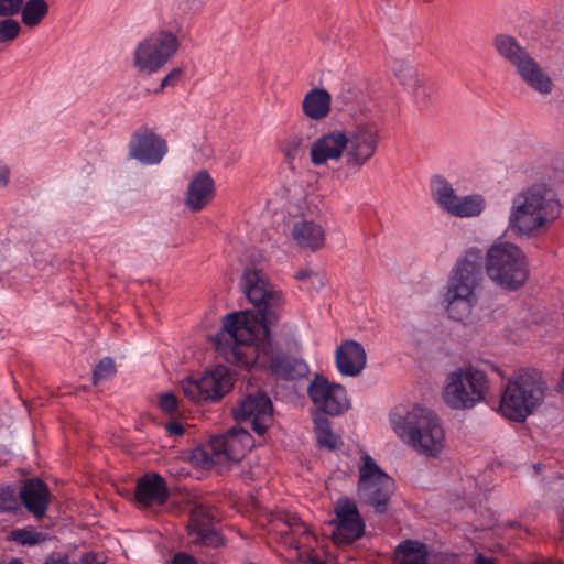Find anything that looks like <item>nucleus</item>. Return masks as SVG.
Wrapping results in <instances>:
<instances>
[{"mask_svg": "<svg viewBox=\"0 0 564 564\" xmlns=\"http://www.w3.org/2000/svg\"><path fill=\"white\" fill-rule=\"evenodd\" d=\"M242 288L257 313L247 310L226 314L221 319V328L210 337V341L217 352H236V346L254 347L257 352H269L272 349L270 326L280 319L284 295L256 269L245 271Z\"/></svg>", "mask_w": 564, "mask_h": 564, "instance_id": "1", "label": "nucleus"}, {"mask_svg": "<svg viewBox=\"0 0 564 564\" xmlns=\"http://www.w3.org/2000/svg\"><path fill=\"white\" fill-rule=\"evenodd\" d=\"M394 433L420 454L436 457L445 433L438 415L420 404H399L389 414Z\"/></svg>", "mask_w": 564, "mask_h": 564, "instance_id": "2", "label": "nucleus"}, {"mask_svg": "<svg viewBox=\"0 0 564 564\" xmlns=\"http://www.w3.org/2000/svg\"><path fill=\"white\" fill-rule=\"evenodd\" d=\"M560 214L558 200L547 198L542 188L530 186L513 195L508 215V230L518 238L530 239Z\"/></svg>", "mask_w": 564, "mask_h": 564, "instance_id": "3", "label": "nucleus"}, {"mask_svg": "<svg viewBox=\"0 0 564 564\" xmlns=\"http://www.w3.org/2000/svg\"><path fill=\"white\" fill-rule=\"evenodd\" d=\"M547 383L536 368L520 369L501 390L498 412L507 420L523 423L544 402Z\"/></svg>", "mask_w": 564, "mask_h": 564, "instance_id": "4", "label": "nucleus"}, {"mask_svg": "<svg viewBox=\"0 0 564 564\" xmlns=\"http://www.w3.org/2000/svg\"><path fill=\"white\" fill-rule=\"evenodd\" d=\"M482 254L478 248L468 249L448 279L444 303L451 318H467L478 301L477 290L482 281Z\"/></svg>", "mask_w": 564, "mask_h": 564, "instance_id": "5", "label": "nucleus"}, {"mask_svg": "<svg viewBox=\"0 0 564 564\" xmlns=\"http://www.w3.org/2000/svg\"><path fill=\"white\" fill-rule=\"evenodd\" d=\"M486 274L505 291H518L529 279V262L525 252L508 241L495 242L486 252Z\"/></svg>", "mask_w": 564, "mask_h": 564, "instance_id": "6", "label": "nucleus"}, {"mask_svg": "<svg viewBox=\"0 0 564 564\" xmlns=\"http://www.w3.org/2000/svg\"><path fill=\"white\" fill-rule=\"evenodd\" d=\"M253 447V437L243 427H231L225 433L214 435L204 446L192 451L191 458L204 468L224 466L227 468L241 462Z\"/></svg>", "mask_w": 564, "mask_h": 564, "instance_id": "7", "label": "nucleus"}, {"mask_svg": "<svg viewBox=\"0 0 564 564\" xmlns=\"http://www.w3.org/2000/svg\"><path fill=\"white\" fill-rule=\"evenodd\" d=\"M488 390L485 371L473 367L459 368L447 376L443 399L453 410H470L485 400Z\"/></svg>", "mask_w": 564, "mask_h": 564, "instance_id": "8", "label": "nucleus"}, {"mask_svg": "<svg viewBox=\"0 0 564 564\" xmlns=\"http://www.w3.org/2000/svg\"><path fill=\"white\" fill-rule=\"evenodd\" d=\"M236 381V372L228 366L218 364L203 375L187 376L181 381L185 397L197 404L220 401L230 392Z\"/></svg>", "mask_w": 564, "mask_h": 564, "instance_id": "9", "label": "nucleus"}, {"mask_svg": "<svg viewBox=\"0 0 564 564\" xmlns=\"http://www.w3.org/2000/svg\"><path fill=\"white\" fill-rule=\"evenodd\" d=\"M357 490L359 497L366 505L372 507L376 513L387 512L394 491V481L367 453L364 454L359 467Z\"/></svg>", "mask_w": 564, "mask_h": 564, "instance_id": "10", "label": "nucleus"}, {"mask_svg": "<svg viewBox=\"0 0 564 564\" xmlns=\"http://www.w3.org/2000/svg\"><path fill=\"white\" fill-rule=\"evenodd\" d=\"M333 527L332 540L336 544H352L366 534V522L356 502L348 497H339L334 505V518L327 521Z\"/></svg>", "mask_w": 564, "mask_h": 564, "instance_id": "11", "label": "nucleus"}, {"mask_svg": "<svg viewBox=\"0 0 564 564\" xmlns=\"http://www.w3.org/2000/svg\"><path fill=\"white\" fill-rule=\"evenodd\" d=\"M307 395L315 411L329 416H339L350 408L346 388L329 381L324 375L315 373L310 381Z\"/></svg>", "mask_w": 564, "mask_h": 564, "instance_id": "12", "label": "nucleus"}, {"mask_svg": "<svg viewBox=\"0 0 564 564\" xmlns=\"http://www.w3.org/2000/svg\"><path fill=\"white\" fill-rule=\"evenodd\" d=\"M345 164L351 170H361L376 154L380 132L375 123H361L346 132Z\"/></svg>", "mask_w": 564, "mask_h": 564, "instance_id": "13", "label": "nucleus"}, {"mask_svg": "<svg viewBox=\"0 0 564 564\" xmlns=\"http://www.w3.org/2000/svg\"><path fill=\"white\" fill-rule=\"evenodd\" d=\"M273 405L265 391L258 390L247 393L232 409V416L236 422H250L251 429L263 435L272 423Z\"/></svg>", "mask_w": 564, "mask_h": 564, "instance_id": "14", "label": "nucleus"}, {"mask_svg": "<svg viewBox=\"0 0 564 564\" xmlns=\"http://www.w3.org/2000/svg\"><path fill=\"white\" fill-rule=\"evenodd\" d=\"M180 40L171 31L160 30L151 34L143 43V82L160 70L178 52Z\"/></svg>", "mask_w": 564, "mask_h": 564, "instance_id": "15", "label": "nucleus"}, {"mask_svg": "<svg viewBox=\"0 0 564 564\" xmlns=\"http://www.w3.org/2000/svg\"><path fill=\"white\" fill-rule=\"evenodd\" d=\"M51 500V490L42 479L33 477L22 481L18 491V502L35 519L42 520L46 516Z\"/></svg>", "mask_w": 564, "mask_h": 564, "instance_id": "16", "label": "nucleus"}, {"mask_svg": "<svg viewBox=\"0 0 564 564\" xmlns=\"http://www.w3.org/2000/svg\"><path fill=\"white\" fill-rule=\"evenodd\" d=\"M346 144V132L343 130L323 133L312 143L310 151L312 164L321 166L329 161H339L345 155Z\"/></svg>", "mask_w": 564, "mask_h": 564, "instance_id": "17", "label": "nucleus"}, {"mask_svg": "<svg viewBox=\"0 0 564 564\" xmlns=\"http://www.w3.org/2000/svg\"><path fill=\"white\" fill-rule=\"evenodd\" d=\"M291 238L297 248L315 252L324 247L326 231L321 224L302 218L293 224Z\"/></svg>", "mask_w": 564, "mask_h": 564, "instance_id": "18", "label": "nucleus"}, {"mask_svg": "<svg viewBox=\"0 0 564 564\" xmlns=\"http://www.w3.org/2000/svg\"><path fill=\"white\" fill-rule=\"evenodd\" d=\"M215 195V182L205 170L196 173L188 183L185 205L192 212H199L208 205Z\"/></svg>", "mask_w": 564, "mask_h": 564, "instance_id": "19", "label": "nucleus"}, {"mask_svg": "<svg viewBox=\"0 0 564 564\" xmlns=\"http://www.w3.org/2000/svg\"><path fill=\"white\" fill-rule=\"evenodd\" d=\"M269 368L272 375L285 381H294L310 375L308 364L297 355H271Z\"/></svg>", "mask_w": 564, "mask_h": 564, "instance_id": "20", "label": "nucleus"}, {"mask_svg": "<svg viewBox=\"0 0 564 564\" xmlns=\"http://www.w3.org/2000/svg\"><path fill=\"white\" fill-rule=\"evenodd\" d=\"M516 70L520 78L536 93L541 95L552 93L553 82L551 77L531 55Z\"/></svg>", "mask_w": 564, "mask_h": 564, "instance_id": "21", "label": "nucleus"}, {"mask_svg": "<svg viewBox=\"0 0 564 564\" xmlns=\"http://www.w3.org/2000/svg\"><path fill=\"white\" fill-rule=\"evenodd\" d=\"M167 499L165 479L158 473L143 474V510L152 505L163 506Z\"/></svg>", "mask_w": 564, "mask_h": 564, "instance_id": "22", "label": "nucleus"}, {"mask_svg": "<svg viewBox=\"0 0 564 564\" xmlns=\"http://www.w3.org/2000/svg\"><path fill=\"white\" fill-rule=\"evenodd\" d=\"M332 97L325 89H312L303 99L302 109L306 117L313 120L324 119L330 110Z\"/></svg>", "mask_w": 564, "mask_h": 564, "instance_id": "23", "label": "nucleus"}, {"mask_svg": "<svg viewBox=\"0 0 564 564\" xmlns=\"http://www.w3.org/2000/svg\"><path fill=\"white\" fill-rule=\"evenodd\" d=\"M494 46L499 56L509 62L514 68L530 56L527 50L513 36L508 34L496 35Z\"/></svg>", "mask_w": 564, "mask_h": 564, "instance_id": "24", "label": "nucleus"}, {"mask_svg": "<svg viewBox=\"0 0 564 564\" xmlns=\"http://www.w3.org/2000/svg\"><path fill=\"white\" fill-rule=\"evenodd\" d=\"M167 152V141L162 135L143 129V165H159Z\"/></svg>", "mask_w": 564, "mask_h": 564, "instance_id": "25", "label": "nucleus"}, {"mask_svg": "<svg viewBox=\"0 0 564 564\" xmlns=\"http://www.w3.org/2000/svg\"><path fill=\"white\" fill-rule=\"evenodd\" d=\"M399 564H426L429 551L419 540L406 539L395 546Z\"/></svg>", "mask_w": 564, "mask_h": 564, "instance_id": "26", "label": "nucleus"}, {"mask_svg": "<svg viewBox=\"0 0 564 564\" xmlns=\"http://www.w3.org/2000/svg\"><path fill=\"white\" fill-rule=\"evenodd\" d=\"M431 192L434 200L448 214L459 198L452 184L442 175L431 178Z\"/></svg>", "mask_w": 564, "mask_h": 564, "instance_id": "27", "label": "nucleus"}, {"mask_svg": "<svg viewBox=\"0 0 564 564\" xmlns=\"http://www.w3.org/2000/svg\"><path fill=\"white\" fill-rule=\"evenodd\" d=\"M397 78L403 86L412 87L417 99L426 100L427 94L420 85L416 69L408 62L398 61L393 66Z\"/></svg>", "mask_w": 564, "mask_h": 564, "instance_id": "28", "label": "nucleus"}, {"mask_svg": "<svg viewBox=\"0 0 564 564\" xmlns=\"http://www.w3.org/2000/svg\"><path fill=\"white\" fill-rule=\"evenodd\" d=\"M325 415L317 411L313 412V424L317 435V443L322 447L334 451L337 447L338 438L333 433L330 422Z\"/></svg>", "mask_w": 564, "mask_h": 564, "instance_id": "29", "label": "nucleus"}, {"mask_svg": "<svg viewBox=\"0 0 564 564\" xmlns=\"http://www.w3.org/2000/svg\"><path fill=\"white\" fill-rule=\"evenodd\" d=\"M485 208V199L480 195H467L459 197L449 215L455 217H476Z\"/></svg>", "mask_w": 564, "mask_h": 564, "instance_id": "30", "label": "nucleus"}, {"mask_svg": "<svg viewBox=\"0 0 564 564\" xmlns=\"http://www.w3.org/2000/svg\"><path fill=\"white\" fill-rule=\"evenodd\" d=\"M21 20L25 26L33 28L40 24L48 12L45 0H28L22 4Z\"/></svg>", "mask_w": 564, "mask_h": 564, "instance_id": "31", "label": "nucleus"}, {"mask_svg": "<svg viewBox=\"0 0 564 564\" xmlns=\"http://www.w3.org/2000/svg\"><path fill=\"white\" fill-rule=\"evenodd\" d=\"M367 355H335L336 368L345 377H355L366 367Z\"/></svg>", "mask_w": 564, "mask_h": 564, "instance_id": "32", "label": "nucleus"}, {"mask_svg": "<svg viewBox=\"0 0 564 564\" xmlns=\"http://www.w3.org/2000/svg\"><path fill=\"white\" fill-rule=\"evenodd\" d=\"M225 536L214 528H199L194 532L193 542L200 549H218L225 544Z\"/></svg>", "mask_w": 564, "mask_h": 564, "instance_id": "33", "label": "nucleus"}, {"mask_svg": "<svg viewBox=\"0 0 564 564\" xmlns=\"http://www.w3.org/2000/svg\"><path fill=\"white\" fill-rule=\"evenodd\" d=\"M11 540L20 545L34 546L46 540V535L32 527L14 529L11 531Z\"/></svg>", "mask_w": 564, "mask_h": 564, "instance_id": "34", "label": "nucleus"}, {"mask_svg": "<svg viewBox=\"0 0 564 564\" xmlns=\"http://www.w3.org/2000/svg\"><path fill=\"white\" fill-rule=\"evenodd\" d=\"M116 375V364L112 358L106 356L100 359L93 370V384L101 386L111 380Z\"/></svg>", "mask_w": 564, "mask_h": 564, "instance_id": "35", "label": "nucleus"}, {"mask_svg": "<svg viewBox=\"0 0 564 564\" xmlns=\"http://www.w3.org/2000/svg\"><path fill=\"white\" fill-rule=\"evenodd\" d=\"M19 510L17 489L11 485L0 486V513L15 514Z\"/></svg>", "mask_w": 564, "mask_h": 564, "instance_id": "36", "label": "nucleus"}, {"mask_svg": "<svg viewBox=\"0 0 564 564\" xmlns=\"http://www.w3.org/2000/svg\"><path fill=\"white\" fill-rule=\"evenodd\" d=\"M225 360L237 368L252 371L258 368H263L264 365L260 360L262 355H223Z\"/></svg>", "mask_w": 564, "mask_h": 564, "instance_id": "37", "label": "nucleus"}, {"mask_svg": "<svg viewBox=\"0 0 564 564\" xmlns=\"http://www.w3.org/2000/svg\"><path fill=\"white\" fill-rule=\"evenodd\" d=\"M184 75V70L181 67H175L171 69L160 82V84L155 87H151L150 85H147L145 93L147 94H162L165 88L169 87H175L181 82L182 77Z\"/></svg>", "mask_w": 564, "mask_h": 564, "instance_id": "38", "label": "nucleus"}, {"mask_svg": "<svg viewBox=\"0 0 564 564\" xmlns=\"http://www.w3.org/2000/svg\"><path fill=\"white\" fill-rule=\"evenodd\" d=\"M304 144L305 140L303 134L293 133L283 141L281 151L286 159H294Z\"/></svg>", "mask_w": 564, "mask_h": 564, "instance_id": "39", "label": "nucleus"}, {"mask_svg": "<svg viewBox=\"0 0 564 564\" xmlns=\"http://www.w3.org/2000/svg\"><path fill=\"white\" fill-rule=\"evenodd\" d=\"M178 399L171 391L162 392L158 395V406L167 415H176L178 413Z\"/></svg>", "mask_w": 564, "mask_h": 564, "instance_id": "40", "label": "nucleus"}, {"mask_svg": "<svg viewBox=\"0 0 564 564\" xmlns=\"http://www.w3.org/2000/svg\"><path fill=\"white\" fill-rule=\"evenodd\" d=\"M21 31L20 23L13 19L0 21V43H7L18 37Z\"/></svg>", "mask_w": 564, "mask_h": 564, "instance_id": "41", "label": "nucleus"}, {"mask_svg": "<svg viewBox=\"0 0 564 564\" xmlns=\"http://www.w3.org/2000/svg\"><path fill=\"white\" fill-rule=\"evenodd\" d=\"M295 279L303 283V286L310 280L317 281V288H323L326 283V275L323 272L313 271L310 268L300 269L295 273Z\"/></svg>", "mask_w": 564, "mask_h": 564, "instance_id": "42", "label": "nucleus"}, {"mask_svg": "<svg viewBox=\"0 0 564 564\" xmlns=\"http://www.w3.org/2000/svg\"><path fill=\"white\" fill-rule=\"evenodd\" d=\"M132 160L138 162L141 161V131L137 130L133 132L131 141L128 147L127 169H130L129 164Z\"/></svg>", "mask_w": 564, "mask_h": 564, "instance_id": "43", "label": "nucleus"}, {"mask_svg": "<svg viewBox=\"0 0 564 564\" xmlns=\"http://www.w3.org/2000/svg\"><path fill=\"white\" fill-rule=\"evenodd\" d=\"M23 0H0V17H12L22 9Z\"/></svg>", "mask_w": 564, "mask_h": 564, "instance_id": "44", "label": "nucleus"}, {"mask_svg": "<svg viewBox=\"0 0 564 564\" xmlns=\"http://www.w3.org/2000/svg\"><path fill=\"white\" fill-rule=\"evenodd\" d=\"M334 352H365V348L356 340L346 339L335 348Z\"/></svg>", "mask_w": 564, "mask_h": 564, "instance_id": "45", "label": "nucleus"}, {"mask_svg": "<svg viewBox=\"0 0 564 564\" xmlns=\"http://www.w3.org/2000/svg\"><path fill=\"white\" fill-rule=\"evenodd\" d=\"M11 265L7 261L6 257L0 254V286L10 285L11 281Z\"/></svg>", "mask_w": 564, "mask_h": 564, "instance_id": "46", "label": "nucleus"}, {"mask_svg": "<svg viewBox=\"0 0 564 564\" xmlns=\"http://www.w3.org/2000/svg\"><path fill=\"white\" fill-rule=\"evenodd\" d=\"M218 549H200L198 555L203 564H219Z\"/></svg>", "mask_w": 564, "mask_h": 564, "instance_id": "47", "label": "nucleus"}, {"mask_svg": "<svg viewBox=\"0 0 564 564\" xmlns=\"http://www.w3.org/2000/svg\"><path fill=\"white\" fill-rule=\"evenodd\" d=\"M164 427L169 436H182L185 432L183 424L177 420L165 423Z\"/></svg>", "mask_w": 564, "mask_h": 564, "instance_id": "48", "label": "nucleus"}, {"mask_svg": "<svg viewBox=\"0 0 564 564\" xmlns=\"http://www.w3.org/2000/svg\"><path fill=\"white\" fill-rule=\"evenodd\" d=\"M171 564H199L195 556L186 552H177L173 555Z\"/></svg>", "mask_w": 564, "mask_h": 564, "instance_id": "49", "label": "nucleus"}, {"mask_svg": "<svg viewBox=\"0 0 564 564\" xmlns=\"http://www.w3.org/2000/svg\"><path fill=\"white\" fill-rule=\"evenodd\" d=\"M10 180V167L0 161V188L6 187Z\"/></svg>", "mask_w": 564, "mask_h": 564, "instance_id": "50", "label": "nucleus"}, {"mask_svg": "<svg viewBox=\"0 0 564 564\" xmlns=\"http://www.w3.org/2000/svg\"><path fill=\"white\" fill-rule=\"evenodd\" d=\"M133 502L137 507L141 506V477L135 479Z\"/></svg>", "mask_w": 564, "mask_h": 564, "instance_id": "51", "label": "nucleus"}, {"mask_svg": "<svg viewBox=\"0 0 564 564\" xmlns=\"http://www.w3.org/2000/svg\"><path fill=\"white\" fill-rule=\"evenodd\" d=\"M82 564H105L102 561H99L97 556L93 553H86L80 558Z\"/></svg>", "mask_w": 564, "mask_h": 564, "instance_id": "52", "label": "nucleus"}, {"mask_svg": "<svg viewBox=\"0 0 564 564\" xmlns=\"http://www.w3.org/2000/svg\"><path fill=\"white\" fill-rule=\"evenodd\" d=\"M475 564H496L492 557H488L482 553H478L475 560Z\"/></svg>", "mask_w": 564, "mask_h": 564, "instance_id": "53", "label": "nucleus"}, {"mask_svg": "<svg viewBox=\"0 0 564 564\" xmlns=\"http://www.w3.org/2000/svg\"><path fill=\"white\" fill-rule=\"evenodd\" d=\"M134 64L141 66V42L134 48Z\"/></svg>", "mask_w": 564, "mask_h": 564, "instance_id": "54", "label": "nucleus"}, {"mask_svg": "<svg viewBox=\"0 0 564 564\" xmlns=\"http://www.w3.org/2000/svg\"><path fill=\"white\" fill-rule=\"evenodd\" d=\"M555 390L558 393H563L564 394V369L562 370L561 378H560L558 382L555 386Z\"/></svg>", "mask_w": 564, "mask_h": 564, "instance_id": "55", "label": "nucleus"}, {"mask_svg": "<svg viewBox=\"0 0 564 564\" xmlns=\"http://www.w3.org/2000/svg\"><path fill=\"white\" fill-rule=\"evenodd\" d=\"M307 290H313V291H319L322 288H317V281L316 280H310L306 282V284L304 285Z\"/></svg>", "mask_w": 564, "mask_h": 564, "instance_id": "56", "label": "nucleus"}, {"mask_svg": "<svg viewBox=\"0 0 564 564\" xmlns=\"http://www.w3.org/2000/svg\"><path fill=\"white\" fill-rule=\"evenodd\" d=\"M308 561H310V564H327L326 562L321 561L316 557H308Z\"/></svg>", "mask_w": 564, "mask_h": 564, "instance_id": "57", "label": "nucleus"}, {"mask_svg": "<svg viewBox=\"0 0 564 564\" xmlns=\"http://www.w3.org/2000/svg\"><path fill=\"white\" fill-rule=\"evenodd\" d=\"M533 469H534L535 474H540L541 469H542V464H540V463L533 464Z\"/></svg>", "mask_w": 564, "mask_h": 564, "instance_id": "58", "label": "nucleus"}, {"mask_svg": "<svg viewBox=\"0 0 564 564\" xmlns=\"http://www.w3.org/2000/svg\"><path fill=\"white\" fill-rule=\"evenodd\" d=\"M8 564H23V562L20 558H12Z\"/></svg>", "mask_w": 564, "mask_h": 564, "instance_id": "59", "label": "nucleus"}, {"mask_svg": "<svg viewBox=\"0 0 564 564\" xmlns=\"http://www.w3.org/2000/svg\"><path fill=\"white\" fill-rule=\"evenodd\" d=\"M485 362H486L487 365H489V366H490V367H491L496 372H498V373L500 372V370H499V367H498V366H496V365H494V364H490L489 361H485Z\"/></svg>", "mask_w": 564, "mask_h": 564, "instance_id": "60", "label": "nucleus"}]
</instances>
